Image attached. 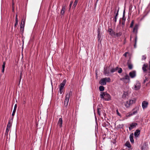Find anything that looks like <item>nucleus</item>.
<instances>
[{
	"mask_svg": "<svg viewBox=\"0 0 150 150\" xmlns=\"http://www.w3.org/2000/svg\"><path fill=\"white\" fill-rule=\"evenodd\" d=\"M128 54V52H126L124 54V56H125V57L127 56V54Z\"/></svg>",
	"mask_w": 150,
	"mask_h": 150,
	"instance_id": "46",
	"label": "nucleus"
},
{
	"mask_svg": "<svg viewBox=\"0 0 150 150\" xmlns=\"http://www.w3.org/2000/svg\"><path fill=\"white\" fill-rule=\"evenodd\" d=\"M130 102L129 101H127L125 104V105L127 108H129L131 104L130 103Z\"/></svg>",
	"mask_w": 150,
	"mask_h": 150,
	"instance_id": "18",
	"label": "nucleus"
},
{
	"mask_svg": "<svg viewBox=\"0 0 150 150\" xmlns=\"http://www.w3.org/2000/svg\"><path fill=\"white\" fill-rule=\"evenodd\" d=\"M71 94V92H69V93H68L66 94L65 98L64 101V105L66 107L67 106L69 100V98Z\"/></svg>",
	"mask_w": 150,
	"mask_h": 150,
	"instance_id": "3",
	"label": "nucleus"
},
{
	"mask_svg": "<svg viewBox=\"0 0 150 150\" xmlns=\"http://www.w3.org/2000/svg\"><path fill=\"white\" fill-rule=\"evenodd\" d=\"M11 126V124L10 122H8L7 124V127L10 128Z\"/></svg>",
	"mask_w": 150,
	"mask_h": 150,
	"instance_id": "37",
	"label": "nucleus"
},
{
	"mask_svg": "<svg viewBox=\"0 0 150 150\" xmlns=\"http://www.w3.org/2000/svg\"><path fill=\"white\" fill-rule=\"evenodd\" d=\"M134 20H132V21L131 23L130 24V27H131V28L133 26V24H134Z\"/></svg>",
	"mask_w": 150,
	"mask_h": 150,
	"instance_id": "33",
	"label": "nucleus"
},
{
	"mask_svg": "<svg viewBox=\"0 0 150 150\" xmlns=\"http://www.w3.org/2000/svg\"><path fill=\"white\" fill-rule=\"evenodd\" d=\"M17 107V105L16 104L14 105V109H13V112L12 113V116H14V115H15V113L16 111Z\"/></svg>",
	"mask_w": 150,
	"mask_h": 150,
	"instance_id": "19",
	"label": "nucleus"
},
{
	"mask_svg": "<svg viewBox=\"0 0 150 150\" xmlns=\"http://www.w3.org/2000/svg\"><path fill=\"white\" fill-rule=\"evenodd\" d=\"M137 25H135V27H134L133 29V32L134 33H137Z\"/></svg>",
	"mask_w": 150,
	"mask_h": 150,
	"instance_id": "23",
	"label": "nucleus"
},
{
	"mask_svg": "<svg viewBox=\"0 0 150 150\" xmlns=\"http://www.w3.org/2000/svg\"><path fill=\"white\" fill-rule=\"evenodd\" d=\"M63 121L62 118H60L59 119V121L58 122V126L60 127L61 128L62 126V124Z\"/></svg>",
	"mask_w": 150,
	"mask_h": 150,
	"instance_id": "13",
	"label": "nucleus"
},
{
	"mask_svg": "<svg viewBox=\"0 0 150 150\" xmlns=\"http://www.w3.org/2000/svg\"><path fill=\"white\" fill-rule=\"evenodd\" d=\"M120 80L126 83H129L130 81L129 77L128 74H126L124 77L121 78Z\"/></svg>",
	"mask_w": 150,
	"mask_h": 150,
	"instance_id": "6",
	"label": "nucleus"
},
{
	"mask_svg": "<svg viewBox=\"0 0 150 150\" xmlns=\"http://www.w3.org/2000/svg\"><path fill=\"white\" fill-rule=\"evenodd\" d=\"M99 89L100 91H103L104 90V87L102 86H100L99 87Z\"/></svg>",
	"mask_w": 150,
	"mask_h": 150,
	"instance_id": "29",
	"label": "nucleus"
},
{
	"mask_svg": "<svg viewBox=\"0 0 150 150\" xmlns=\"http://www.w3.org/2000/svg\"><path fill=\"white\" fill-rule=\"evenodd\" d=\"M101 38V35H100V33H98V40H100V39Z\"/></svg>",
	"mask_w": 150,
	"mask_h": 150,
	"instance_id": "36",
	"label": "nucleus"
},
{
	"mask_svg": "<svg viewBox=\"0 0 150 150\" xmlns=\"http://www.w3.org/2000/svg\"><path fill=\"white\" fill-rule=\"evenodd\" d=\"M130 102V104L131 105L135 103L136 99L135 98H133L132 99L129 100Z\"/></svg>",
	"mask_w": 150,
	"mask_h": 150,
	"instance_id": "20",
	"label": "nucleus"
},
{
	"mask_svg": "<svg viewBox=\"0 0 150 150\" xmlns=\"http://www.w3.org/2000/svg\"><path fill=\"white\" fill-rule=\"evenodd\" d=\"M100 97L101 98L106 101H109L111 99V97L110 95L106 92H101Z\"/></svg>",
	"mask_w": 150,
	"mask_h": 150,
	"instance_id": "1",
	"label": "nucleus"
},
{
	"mask_svg": "<svg viewBox=\"0 0 150 150\" xmlns=\"http://www.w3.org/2000/svg\"><path fill=\"white\" fill-rule=\"evenodd\" d=\"M59 93H60L61 94L63 92V89H62V88H59Z\"/></svg>",
	"mask_w": 150,
	"mask_h": 150,
	"instance_id": "35",
	"label": "nucleus"
},
{
	"mask_svg": "<svg viewBox=\"0 0 150 150\" xmlns=\"http://www.w3.org/2000/svg\"><path fill=\"white\" fill-rule=\"evenodd\" d=\"M148 105V103L146 101H143L142 104V106L143 109H144L147 108Z\"/></svg>",
	"mask_w": 150,
	"mask_h": 150,
	"instance_id": "8",
	"label": "nucleus"
},
{
	"mask_svg": "<svg viewBox=\"0 0 150 150\" xmlns=\"http://www.w3.org/2000/svg\"><path fill=\"white\" fill-rule=\"evenodd\" d=\"M108 31L110 34L112 36L115 35V33L111 29L109 28L108 29Z\"/></svg>",
	"mask_w": 150,
	"mask_h": 150,
	"instance_id": "15",
	"label": "nucleus"
},
{
	"mask_svg": "<svg viewBox=\"0 0 150 150\" xmlns=\"http://www.w3.org/2000/svg\"><path fill=\"white\" fill-rule=\"evenodd\" d=\"M100 109V108H98L97 109L98 113V115H100V110H99Z\"/></svg>",
	"mask_w": 150,
	"mask_h": 150,
	"instance_id": "39",
	"label": "nucleus"
},
{
	"mask_svg": "<svg viewBox=\"0 0 150 150\" xmlns=\"http://www.w3.org/2000/svg\"><path fill=\"white\" fill-rule=\"evenodd\" d=\"M79 0H75L73 4V7L75 8Z\"/></svg>",
	"mask_w": 150,
	"mask_h": 150,
	"instance_id": "26",
	"label": "nucleus"
},
{
	"mask_svg": "<svg viewBox=\"0 0 150 150\" xmlns=\"http://www.w3.org/2000/svg\"><path fill=\"white\" fill-rule=\"evenodd\" d=\"M66 82V79H64L62 83H60L59 88H62L63 89L64 87L65 84V83Z\"/></svg>",
	"mask_w": 150,
	"mask_h": 150,
	"instance_id": "11",
	"label": "nucleus"
},
{
	"mask_svg": "<svg viewBox=\"0 0 150 150\" xmlns=\"http://www.w3.org/2000/svg\"><path fill=\"white\" fill-rule=\"evenodd\" d=\"M26 16L25 17L24 19H22L21 23L20 25V30L21 31L23 32L24 31V27L25 25V21Z\"/></svg>",
	"mask_w": 150,
	"mask_h": 150,
	"instance_id": "7",
	"label": "nucleus"
},
{
	"mask_svg": "<svg viewBox=\"0 0 150 150\" xmlns=\"http://www.w3.org/2000/svg\"><path fill=\"white\" fill-rule=\"evenodd\" d=\"M129 75L131 78H134L136 76V72L135 71H133L129 73Z\"/></svg>",
	"mask_w": 150,
	"mask_h": 150,
	"instance_id": "10",
	"label": "nucleus"
},
{
	"mask_svg": "<svg viewBox=\"0 0 150 150\" xmlns=\"http://www.w3.org/2000/svg\"><path fill=\"white\" fill-rule=\"evenodd\" d=\"M141 86L140 83L138 81H137L132 87V89L134 90H139Z\"/></svg>",
	"mask_w": 150,
	"mask_h": 150,
	"instance_id": "4",
	"label": "nucleus"
},
{
	"mask_svg": "<svg viewBox=\"0 0 150 150\" xmlns=\"http://www.w3.org/2000/svg\"><path fill=\"white\" fill-rule=\"evenodd\" d=\"M125 21H123L122 23V24L123 25H125Z\"/></svg>",
	"mask_w": 150,
	"mask_h": 150,
	"instance_id": "49",
	"label": "nucleus"
},
{
	"mask_svg": "<svg viewBox=\"0 0 150 150\" xmlns=\"http://www.w3.org/2000/svg\"><path fill=\"white\" fill-rule=\"evenodd\" d=\"M118 73H120L122 72V69H121V68L118 67Z\"/></svg>",
	"mask_w": 150,
	"mask_h": 150,
	"instance_id": "32",
	"label": "nucleus"
},
{
	"mask_svg": "<svg viewBox=\"0 0 150 150\" xmlns=\"http://www.w3.org/2000/svg\"><path fill=\"white\" fill-rule=\"evenodd\" d=\"M72 4H73V1H71L70 3V5H69L70 8H71V7L72 5Z\"/></svg>",
	"mask_w": 150,
	"mask_h": 150,
	"instance_id": "43",
	"label": "nucleus"
},
{
	"mask_svg": "<svg viewBox=\"0 0 150 150\" xmlns=\"http://www.w3.org/2000/svg\"><path fill=\"white\" fill-rule=\"evenodd\" d=\"M137 124L136 123H132L130 125V126L129 127V129L130 130H131L133 129L134 128L136 127L137 125Z\"/></svg>",
	"mask_w": 150,
	"mask_h": 150,
	"instance_id": "9",
	"label": "nucleus"
},
{
	"mask_svg": "<svg viewBox=\"0 0 150 150\" xmlns=\"http://www.w3.org/2000/svg\"><path fill=\"white\" fill-rule=\"evenodd\" d=\"M16 20H18V15L17 14H16Z\"/></svg>",
	"mask_w": 150,
	"mask_h": 150,
	"instance_id": "48",
	"label": "nucleus"
},
{
	"mask_svg": "<svg viewBox=\"0 0 150 150\" xmlns=\"http://www.w3.org/2000/svg\"><path fill=\"white\" fill-rule=\"evenodd\" d=\"M116 112H117V114L119 116H121V114L119 112H118V109H117L116 110Z\"/></svg>",
	"mask_w": 150,
	"mask_h": 150,
	"instance_id": "40",
	"label": "nucleus"
},
{
	"mask_svg": "<svg viewBox=\"0 0 150 150\" xmlns=\"http://www.w3.org/2000/svg\"><path fill=\"white\" fill-rule=\"evenodd\" d=\"M10 128L6 127V133L8 134V132L9 131Z\"/></svg>",
	"mask_w": 150,
	"mask_h": 150,
	"instance_id": "34",
	"label": "nucleus"
},
{
	"mask_svg": "<svg viewBox=\"0 0 150 150\" xmlns=\"http://www.w3.org/2000/svg\"><path fill=\"white\" fill-rule=\"evenodd\" d=\"M106 82H110V81L111 79L110 78L105 77L104 78Z\"/></svg>",
	"mask_w": 150,
	"mask_h": 150,
	"instance_id": "24",
	"label": "nucleus"
},
{
	"mask_svg": "<svg viewBox=\"0 0 150 150\" xmlns=\"http://www.w3.org/2000/svg\"><path fill=\"white\" fill-rule=\"evenodd\" d=\"M21 75L20 76V80H21Z\"/></svg>",
	"mask_w": 150,
	"mask_h": 150,
	"instance_id": "50",
	"label": "nucleus"
},
{
	"mask_svg": "<svg viewBox=\"0 0 150 150\" xmlns=\"http://www.w3.org/2000/svg\"><path fill=\"white\" fill-rule=\"evenodd\" d=\"M137 37H136L135 38V45H134V46H135V45H136V42H137Z\"/></svg>",
	"mask_w": 150,
	"mask_h": 150,
	"instance_id": "44",
	"label": "nucleus"
},
{
	"mask_svg": "<svg viewBox=\"0 0 150 150\" xmlns=\"http://www.w3.org/2000/svg\"><path fill=\"white\" fill-rule=\"evenodd\" d=\"M115 11H116V9H115Z\"/></svg>",
	"mask_w": 150,
	"mask_h": 150,
	"instance_id": "52",
	"label": "nucleus"
},
{
	"mask_svg": "<svg viewBox=\"0 0 150 150\" xmlns=\"http://www.w3.org/2000/svg\"><path fill=\"white\" fill-rule=\"evenodd\" d=\"M146 146V145H145L144 146H143L142 147V150H145V149H144V148Z\"/></svg>",
	"mask_w": 150,
	"mask_h": 150,
	"instance_id": "45",
	"label": "nucleus"
},
{
	"mask_svg": "<svg viewBox=\"0 0 150 150\" xmlns=\"http://www.w3.org/2000/svg\"><path fill=\"white\" fill-rule=\"evenodd\" d=\"M118 67H116L115 68H113L111 70L110 72L112 73L115 72L116 71L118 70Z\"/></svg>",
	"mask_w": 150,
	"mask_h": 150,
	"instance_id": "21",
	"label": "nucleus"
},
{
	"mask_svg": "<svg viewBox=\"0 0 150 150\" xmlns=\"http://www.w3.org/2000/svg\"><path fill=\"white\" fill-rule=\"evenodd\" d=\"M128 67L129 69H132L133 68V66L131 64H128Z\"/></svg>",
	"mask_w": 150,
	"mask_h": 150,
	"instance_id": "30",
	"label": "nucleus"
},
{
	"mask_svg": "<svg viewBox=\"0 0 150 150\" xmlns=\"http://www.w3.org/2000/svg\"><path fill=\"white\" fill-rule=\"evenodd\" d=\"M125 146H126L128 147V148H130L131 147L130 144L129 142H127L125 144Z\"/></svg>",
	"mask_w": 150,
	"mask_h": 150,
	"instance_id": "27",
	"label": "nucleus"
},
{
	"mask_svg": "<svg viewBox=\"0 0 150 150\" xmlns=\"http://www.w3.org/2000/svg\"><path fill=\"white\" fill-rule=\"evenodd\" d=\"M99 83L100 84L102 85H105L106 84V82L105 81V79L104 78L102 79L99 82Z\"/></svg>",
	"mask_w": 150,
	"mask_h": 150,
	"instance_id": "12",
	"label": "nucleus"
},
{
	"mask_svg": "<svg viewBox=\"0 0 150 150\" xmlns=\"http://www.w3.org/2000/svg\"><path fill=\"white\" fill-rule=\"evenodd\" d=\"M16 23L15 24V26H16V25H17L18 24V20H16Z\"/></svg>",
	"mask_w": 150,
	"mask_h": 150,
	"instance_id": "42",
	"label": "nucleus"
},
{
	"mask_svg": "<svg viewBox=\"0 0 150 150\" xmlns=\"http://www.w3.org/2000/svg\"><path fill=\"white\" fill-rule=\"evenodd\" d=\"M5 62H3V64L2 65V72L3 73L4 72V68H5Z\"/></svg>",
	"mask_w": 150,
	"mask_h": 150,
	"instance_id": "28",
	"label": "nucleus"
},
{
	"mask_svg": "<svg viewBox=\"0 0 150 150\" xmlns=\"http://www.w3.org/2000/svg\"><path fill=\"white\" fill-rule=\"evenodd\" d=\"M133 133H131L129 136V138L130 142L132 143H134V140L133 139Z\"/></svg>",
	"mask_w": 150,
	"mask_h": 150,
	"instance_id": "17",
	"label": "nucleus"
},
{
	"mask_svg": "<svg viewBox=\"0 0 150 150\" xmlns=\"http://www.w3.org/2000/svg\"><path fill=\"white\" fill-rule=\"evenodd\" d=\"M128 95V93L127 92L124 91L122 95V97L123 98H125L126 96Z\"/></svg>",
	"mask_w": 150,
	"mask_h": 150,
	"instance_id": "25",
	"label": "nucleus"
},
{
	"mask_svg": "<svg viewBox=\"0 0 150 150\" xmlns=\"http://www.w3.org/2000/svg\"><path fill=\"white\" fill-rule=\"evenodd\" d=\"M148 80H149V79H148V78L146 77V76L145 77V79L144 81V83H145L146 81H148Z\"/></svg>",
	"mask_w": 150,
	"mask_h": 150,
	"instance_id": "41",
	"label": "nucleus"
},
{
	"mask_svg": "<svg viewBox=\"0 0 150 150\" xmlns=\"http://www.w3.org/2000/svg\"><path fill=\"white\" fill-rule=\"evenodd\" d=\"M146 58V55H143L142 56V60H145Z\"/></svg>",
	"mask_w": 150,
	"mask_h": 150,
	"instance_id": "38",
	"label": "nucleus"
},
{
	"mask_svg": "<svg viewBox=\"0 0 150 150\" xmlns=\"http://www.w3.org/2000/svg\"><path fill=\"white\" fill-rule=\"evenodd\" d=\"M140 134V130L139 129H137L135 132L134 135L136 137H137Z\"/></svg>",
	"mask_w": 150,
	"mask_h": 150,
	"instance_id": "14",
	"label": "nucleus"
},
{
	"mask_svg": "<svg viewBox=\"0 0 150 150\" xmlns=\"http://www.w3.org/2000/svg\"><path fill=\"white\" fill-rule=\"evenodd\" d=\"M142 69L144 72H147L150 75V63L148 66L147 64H144L142 68Z\"/></svg>",
	"mask_w": 150,
	"mask_h": 150,
	"instance_id": "2",
	"label": "nucleus"
},
{
	"mask_svg": "<svg viewBox=\"0 0 150 150\" xmlns=\"http://www.w3.org/2000/svg\"><path fill=\"white\" fill-rule=\"evenodd\" d=\"M66 10V8L65 6H63L62 7V10L61 12V14L62 15H63L64 14Z\"/></svg>",
	"mask_w": 150,
	"mask_h": 150,
	"instance_id": "16",
	"label": "nucleus"
},
{
	"mask_svg": "<svg viewBox=\"0 0 150 150\" xmlns=\"http://www.w3.org/2000/svg\"><path fill=\"white\" fill-rule=\"evenodd\" d=\"M139 110V108L138 107H136L134 108L133 109L132 111H133V112L132 113H129L128 115L126 116H127V117H130L133 115H134L136 114L137 112Z\"/></svg>",
	"mask_w": 150,
	"mask_h": 150,
	"instance_id": "5",
	"label": "nucleus"
},
{
	"mask_svg": "<svg viewBox=\"0 0 150 150\" xmlns=\"http://www.w3.org/2000/svg\"><path fill=\"white\" fill-rule=\"evenodd\" d=\"M122 20L123 21H125V18L124 16L123 15V18H122Z\"/></svg>",
	"mask_w": 150,
	"mask_h": 150,
	"instance_id": "47",
	"label": "nucleus"
},
{
	"mask_svg": "<svg viewBox=\"0 0 150 150\" xmlns=\"http://www.w3.org/2000/svg\"><path fill=\"white\" fill-rule=\"evenodd\" d=\"M98 0H97L96 2H97L98 1Z\"/></svg>",
	"mask_w": 150,
	"mask_h": 150,
	"instance_id": "51",
	"label": "nucleus"
},
{
	"mask_svg": "<svg viewBox=\"0 0 150 150\" xmlns=\"http://www.w3.org/2000/svg\"><path fill=\"white\" fill-rule=\"evenodd\" d=\"M122 34V33L121 32H119L118 33H117L115 34V35L116 36L118 37L121 36Z\"/></svg>",
	"mask_w": 150,
	"mask_h": 150,
	"instance_id": "31",
	"label": "nucleus"
},
{
	"mask_svg": "<svg viewBox=\"0 0 150 150\" xmlns=\"http://www.w3.org/2000/svg\"><path fill=\"white\" fill-rule=\"evenodd\" d=\"M117 13H116L115 14V18H114V21H115V22H116V21H117V16L118 15V12L119 10H117Z\"/></svg>",
	"mask_w": 150,
	"mask_h": 150,
	"instance_id": "22",
	"label": "nucleus"
}]
</instances>
